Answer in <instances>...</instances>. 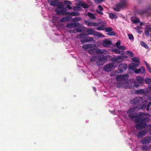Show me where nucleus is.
Masks as SVG:
<instances>
[{
  "label": "nucleus",
  "instance_id": "1",
  "mask_svg": "<svg viewBox=\"0 0 151 151\" xmlns=\"http://www.w3.org/2000/svg\"><path fill=\"white\" fill-rule=\"evenodd\" d=\"M135 108H131L127 111L128 116L130 119H132L135 118L134 121L136 123V127L137 129H143L147 126V123L150 120L148 116L149 114L140 113L138 115L134 111Z\"/></svg>",
  "mask_w": 151,
  "mask_h": 151
},
{
  "label": "nucleus",
  "instance_id": "2",
  "mask_svg": "<svg viewBox=\"0 0 151 151\" xmlns=\"http://www.w3.org/2000/svg\"><path fill=\"white\" fill-rule=\"evenodd\" d=\"M105 59L104 55L100 56H93L90 58V61L93 62V64L99 67L101 65H103V60Z\"/></svg>",
  "mask_w": 151,
  "mask_h": 151
},
{
  "label": "nucleus",
  "instance_id": "3",
  "mask_svg": "<svg viewBox=\"0 0 151 151\" xmlns=\"http://www.w3.org/2000/svg\"><path fill=\"white\" fill-rule=\"evenodd\" d=\"M86 32L88 35H93L95 36L101 37L103 36V35L99 32L96 31L94 30L91 28H89L87 29Z\"/></svg>",
  "mask_w": 151,
  "mask_h": 151
},
{
  "label": "nucleus",
  "instance_id": "4",
  "mask_svg": "<svg viewBox=\"0 0 151 151\" xmlns=\"http://www.w3.org/2000/svg\"><path fill=\"white\" fill-rule=\"evenodd\" d=\"M114 66L113 63H110L105 65L103 68L104 70L107 72H109L112 70Z\"/></svg>",
  "mask_w": 151,
  "mask_h": 151
},
{
  "label": "nucleus",
  "instance_id": "5",
  "mask_svg": "<svg viewBox=\"0 0 151 151\" xmlns=\"http://www.w3.org/2000/svg\"><path fill=\"white\" fill-rule=\"evenodd\" d=\"M80 25L81 24L78 22L70 23L67 24L66 25V27L68 29L73 28L77 27H80Z\"/></svg>",
  "mask_w": 151,
  "mask_h": 151
},
{
  "label": "nucleus",
  "instance_id": "6",
  "mask_svg": "<svg viewBox=\"0 0 151 151\" xmlns=\"http://www.w3.org/2000/svg\"><path fill=\"white\" fill-rule=\"evenodd\" d=\"M151 141V136L145 137L143 138L141 141V143L143 144H148Z\"/></svg>",
  "mask_w": 151,
  "mask_h": 151
},
{
  "label": "nucleus",
  "instance_id": "7",
  "mask_svg": "<svg viewBox=\"0 0 151 151\" xmlns=\"http://www.w3.org/2000/svg\"><path fill=\"white\" fill-rule=\"evenodd\" d=\"M147 131L146 130H142L138 132L137 133L138 138H142L145 136L147 134Z\"/></svg>",
  "mask_w": 151,
  "mask_h": 151
},
{
  "label": "nucleus",
  "instance_id": "8",
  "mask_svg": "<svg viewBox=\"0 0 151 151\" xmlns=\"http://www.w3.org/2000/svg\"><path fill=\"white\" fill-rule=\"evenodd\" d=\"M136 80L137 82L140 84H143L144 81V79L140 76H137L136 77Z\"/></svg>",
  "mask_w": 151,
  "mask_h": 151
},
{
  "label": "nucleus",
  "instance_id": "9",
  "mask_svg": "<svg viewBox=\"0 0 151 151\" xmlns=\"http://www.w3.org/2000/svg\"><path fill=\"white\" fill-rule=\"evenodd\" d=\"M147 93L146 91H145L144 90L142 89L136 90L135 92V94L141 95H146Z\"/></svg>",
  "mask_w": 151,
  "mask_h": 151
},
{
  "label": "nucleus",
  "instance_id": "10",
  "mask_svg": "<svg viewBox=\"0 0 151 151\" xmlns=\"http://www.w3.org/2000/svg\"><path fill=\"white\" fill-rule=\"evenodd\" d=\"M111 44V42L110 41L108 40H105L103 41L102 43V45L104 47H107Z\"/></svg>",
  "mask_w": 151,
  "mask_h": 151
},
{
  "label": "nucleus",
  "instance_id": "11",
  "mask_svg": "<svg viewBox=\"0 0 151 151\" xmlns=\"http://www.w3.org/2000/svg\"><path fill=\"white\" fill-rule=\"evenodd\" d=\"M142 98L141 97H135L133 99V102L134 104L140 103L142 101Z\"/></svg>",
  "mask_w": 151,
  "mask_h": 151
},
{
  "label": "nucleus",
  "instance_id": "12",
  "mask_svg": "<svg viewBox=\"0 0 151 151\" xmlns=\"http://www.w3.org/2000/svg\"><path fill=\"white\" fill-rule=\"evenodd\" d=\"M87 35L86 34H81L80 35V41L82 42H86L85 41L86 40Z\"/></svg>",
  "mask_w": 151,
  "mask_h": 151
},
{
  "label": "nucleus",
  "instance_id": "13",
  "mask_svg": "<svg viewBox=\"0 0 151 151\" xmlns=\"http://www.w3.org/2000/svg\"><path fill=\"white\" fill-rule=\"evenodd\" d=\"M72 18V17H65L62 18L61 19L60 21L61 22H65L69 21Z\"/></svg>",
  "mask_w": 151,
  "mask_h": 151
},
{
  "label": "nucleus",
  "instance_id": "14",
  "mask_svg": "<svg viewBox=\"0 0 151 151\" xmlns=\"http://www.w3.org/2000/svg\"><path fill=\"white\" fill-rule=\"evenodd\" d=\"M106 27V25L105 24H102L100 27H96L95 29L98 30H105Z\"/></svg>",
  "mask_w": 151,
  "mask_h": 151
},
{
  "label": "nucleus",
  "instance_id": "15",
  "mask_svg": "<svg viewBox=\"0 0 151 151\" xmlns=\"http://www.w3.org/2000/svg\"><path fill=\"white\" fill-rule=\"evenodd\" d=\"M151 32V27H146L145 30V34L146 36H148L150 35L149 32Z\"/></svg>",
  "mask_w": 151,
  "mask_h": 151
},
{
  "label": "nucleus",
  "instance_id": "16",
  "mask_svg": "<svg viewBox=\"0 0 151 151\" xmlns=\"http://www.w3.org/2000/svg\"><path fill=\"white\" fill-rule=\"evenodd\" d=\"M65 10H60V9L58 10V9H55V11L57 13L58 15H64Z\"/></svg>",
  "mask_w": 151,
  "mask_h": 151
},
{
  "label": "nucleus",
  "instance_id": "17",
  "mask_svg": "<svg viewBox=\"0 0 151 151\" xmlns=\"http://www.w3.org/2000/svg\"><path fill=\"white\" fill-rule=\"evenodd\" d=\"M94 46L93 44H86L83 45L82 46V48L85 49H86L88 48H91L93 47Z\"/></svg>",
  "mask_w": 151,
  "mask_h": 151
},
{
  "label": "nucleus",
  "instance_id": "18",
  "mask_svg": "<svg viewBox=\"0 0 151 151\" xmlns=\"http://www.w3.org/2000/svg\"><path fill=\"white\" fill-rule=\"evenodd\" d=\"M139 64H136L134 63H132L129 65V68L130 69L134 70L138 66Z\"/></svg>",
  "mask_w": 151,
  "mask_h": 151
},
{
  "label": "nucleus",
  "instance_id": "19",
  "mask_svg": "<svg viewBox=\"0 0 151 151\" xmlns=\"http://www.w3.org/2000/svg\"><path fill=\"white\" fill-rule=\"evenodd\" d=\"M78 28H77L76 29V31L77 32H81L83 30H85L86 29V28L84 26H81V25H80V27H78Z\"/></svg>",
  "mask_w": 151,
  "mask_h": 151
},
{
  "label": "nucleus",
  "instance_id": "20",
  "mask_svg": "<svg viewBox=\"0 0 151 151\" xmlns=\"http://www.w3.org/2000/svg\"><path fill=\"white\" fill-rule=\"evenodd\" d=\"M112 51L114 52L116 54H121L122 55H123L124 53V51H119V49H113L112 50Z\"/></svg>",
  "mask_w": 151,
  "mask_h": 151
},
{
  "label": "nucleus",
  "instance_id": "21",
  "mask_svg": "<svg viewBox=\"0 0 151 151\" xmlns=\"http://www.w3.org/2000/svg\"><path fill=\"white\" fill-rule=\"evenodd\" d=\"M117 6L119 7L120 9L124 7L126 5L125 2L123 1L116 4Z\"/></svg>",
  "mask_w": 151,
  "mask_h": 151
},
{
  "label": "nucleus",
  "instance_id": "22",
  "mask_svg": "<svg viewBox=\"0 0 151 151\" xmlns=\"http://www.w3.org/2000/svg\"><path fill=\"white\" fill-rule=\"evenodd\" d=\"M117 6L119 7L120 9L124 7L126 5L125 2L123 1L116 4Z\"/></svg>",
  "mask_w": 151,
  "mask_h": 151
},
{
  "label": "nucleus",
  "instance_id": "23",
  "mask_svg": "<svg viewBox=\"0 0 151 151\" xmlns=\"http://www.w3.org/2000/svg\"><path fill=\"white\" fill-rule=\"evenodd\" d=\"M58 0L53 1L51 2L50 5H52L54 6H57L58 5V4L59 3Z\"/></svg>",
  "mask_w": 151,
  "mask_h": 151
},
{
  "label": "nucleus",
  "instance_id": "24",
  "mask_svg": "<svg viewBox=\"0 0 151 151\" xmlns=\"http://www.w3.org/2000/svg\"><path fill=\"white\" fill-rule=\"evenodd\" d=\"M79 6H81L83 8L86 9L88 8L89 5L85 3H83L82 2H80L79 3Z\"/></svg>",
  "mask_w": 151,
  "mask_h": 151
},
{
  "label": "nucleus",
  "instance_id": "25",
  "mask_svg": "<svg viewBox=\"0 0 151 151\" xmlns=\"http://www.w3.org/2000/svg\"><path fill=\"white\" fill-rule=\"evenodd\" d=\"M57 8L56 9H58V10L60 9H66V8H64V5L63 3L61 2H59L58 4V5L57 6Z\"/></svg>",
  "mask_w": 151,
  "mask_h": 151
},
{
  "label": "nucleus",
  "instance_id": "26",
  "mask_svg": "<svg viewBox=\"0 0 151 151\" xmlns=\"http://www.w3.org/2000/svg\"><path fill=\"white\" fill-rule=\"evenodd\" d=\"M132 60L134 62L138 63V64H139V59L137 57H134L132 58Z\"/></svg>",
  "mask_w": 151,
  "mask_h": 151
},
{
  "label": "nucleus",
  "instance_id": "27",
  "mask_svg": "<svg viewBox=\"0 0 151 151\" xmlns=\"http://www.w3.org/2000/svg\"><path fill=\"white\" fill-rule=\"evenodd\" d=\"M95 48L91 49L88 51V53L91 55H95L96 54Z\"/></svg>",
  "mask_w": 151,
  "mask_h": 151
},
{
  "label": "nucleus",
  "instance_id": "28",
  "mask_svg": "<svg viewBox=\"0 0 151 151\" xmlns=\"http://www.w3.org/2000/svg\"><path fill=\"white\" fill-rule=\"evenodd\" d=\"M109 16L110 18L111 19H116L117 18V16L112 13H110Z\"/></svg>",
  "mask_w": 151,
  "mask_h": 151
},
{
  "label": "nucleus",
  "instance_id": "29",
  "mask_svg": "<svg viewBox=\"0 0 151 151\" xmlns=\"http://www.w3.org/2000/svg\"><path fill=\"white\" fill-rule=\"evenodd\" d=\"M124 82H119L116 85V87L118 88H121L122 87L123 85H124Z\"/></svg>",
  "mask_w": 151,
  "mask_h": 151
},
{
  "label": "nucleus",
  "instance_id": "30",
  "mask_svg": "<svg viewBox=\"0 0 151 151\" xmlns=\"http://www.w3.org/2000/svg\"><path fill=\"white\" fill-rule=\"evenodd\" d=\"M95 53L96 54H99L100 53H103L104 51L102 50H101L99 49L96 48H95Z\"/></svg>",
  "mask_w": 151,
  "mask_h": 151
},
{
  "label": "nucleus",
  "instance_id": "31",
  "mask_svg": "<svg viewBox=\"0 0 151 151\" xmlns=\"http://www.w3.org/2000/svg\"><path fill=\"white\" fill-rule=\"evenodd\" d=\"M81 20V17H76L73 18L72 21L73 22H77Z\"/></svg>",
  "mask_w": 151,
  "mask_h": 151
},
{
  "label": "nucleus",
  "instance_id": "32",
  "mask_svg": "<svg viewBox=\"0 0 151 151\" xmlns=\"http://www.w3.org/2000/svg\"><path fill=\"white\" fill-rule=\"evenodd\" d=\"M144 81L146 84H150L151 83V79L150 78H147L144 80Z\"/></svg>",
  "mask_w": 151,
  "mask_h": 151
},
{
  "label": "nucleus",
  "instance_id": "33",
  "mask_svg": "<svg viewBox=\"0 0 151 151\" xmlns=\"http://www.w3.org/2000/svg\"><path fill=\"white\" fill-rule=\"evenodd\" d=\"M140 44L142 47L146 49H148L149 48L148 46L143 41L140 42Z\"/></svg>",
  "mask_w": 151,
  "mask_h": 151
},
{
  "label": "nucleus",
  "instance_id": "34",
  "mask_svg": "<svg viewBox=\"0 0 151 151\" xmlns=\"http://www.w3.org/2000/svg\"><path fill=\"white\" fill-rule=\"evenodd\" d=\"M87 15L89 17L92 19H94L96 18L95 16L90 12H88V13Z\"/></svg>",
  "mask_w": 151,
  "mask_h": 151
},
{
  "label": "nucleus",
  "instance_id": "35",
  "mask_svg": "<svg viewBox=\"0 0 151 151\" xmlns=\"http://www.w3.org/2000/svg\"><path fill=\"white\" fill-rule=\"evenodd\" d=\"M123 76H122L121 75H117L116 77V79L118 81H121L122 80V78Z\"/></svg>",
  "mask_w": 151,
  "mask_h": 151
},
{
  "label": "nucleus",
  "instance_id": "36",
  "mask_svg": "<svg viewBox=\"0 0 151 151\" xmlns=\"http://www.w3.org/2000/svg\"><path fill=\"white\" fill-rule=\"evenodd\" d=\"M80 15V14L78 12H71V16H78Z\"/></svg>",
  "mask_w": 151,
  "mask_h": 151
},
{
  "label": "nucleus",
  "instance_id": "37",
  "mask_svg": "<svg viewBox=\"0 0 151 151\" xmlns=\"http://www.w3.org/2000/svg\"><path fill=\"white\" fill-rule=\"evenodd\" d=\"M121 76H123V77L122 78L123 81H124L126 80L127 79V78H128L129 77V76L127 74Z\"/></svg>",
  "mask_w": 151,
  "mask_h": 151
},
{
  "label": "nucleus",
  "instance_id": "38",
  "mask_svg": "<svg viewBox=\"0 0 151 151\" xmlns=\"http://www.w3.org/2000/svg\"><path fill=\"white\" fill-rule=\"evenodd\" d=\"M116 33L112 31L107 33V35H108L110 36H114L116 35Z\"/></svg>",
  "mask_w": 151,
  "mask_h": 151
},
{
  "label": "nucleus",
  "instance_id": "39",
  "mask_svg": "<svg viewBox=\"0 0 151 151\" xmlns=\"http://www.w3.org/2000/svg\"><path fill=\"white\" fill-rule=\"evenodd\" d=\"M127 53L128 55L130 57H132L134 56V53L131 51H127Z\"/></svg>",
  "mask_w": 151,
  "mask_h": 151
},
{
  "label": "nucleus",
  "instance_id": "40",
  "mask_svg": "<svg viewBox=\"0 0 151 151\" xmlns=\"http://www.w3.org/2000/svg\"><path fill=\"white\" fill-rule=\"evenodd\" d=\"M132 21L134 24L139 23V18H137L134 20H132Z\"/></svg>",
  "mask_w": 151,
  "mask_h": 151
},
{
  "label": "nucleus",
  "instance_id": "41",
  "mask_svg": "<svg viewBox=\"0 0 151 151\" xmlns=\"http://www.w3.org/2000/svg\"><path fill=\"white\" fill-rule=\"evenodd\" d=\"M105 30L106 32H109L112 30V28L110 27L107 28L105 27Z\"/></svg>",
  "mask_w": 151,
  "mask_h": 151
},
{
  "label": "nucleus",
  "instance_id": "42",
  "mask_svg": "<svg viewBox=\"0 0 151 151\" xmlns=\"http://www.w3.org/2000/svg\"><path fill=\"white\" fill-rule=\"evenodd\" d=\"M93 40V37H87L86 40L85 41L86 42L88 41H92Z\"/></svg>",
  "mask_w": 151,
  "mask_h": 151
},
{
  "label": "nucleus",
  "instance_id": "43",
  "mask_svg": "<svg viewBox=\"0 0 151 151\" xmlns=\"http://www.w3.org/2000/svg\"><path fill=\"white\" fill-rule=\"evenodd\" d=\"M117 48L119 49H121L123 50H124L125 49V47L124 46H123L122 45H119L118 46H117Z\"/></svg>",
  "mask_w": 151,
  "mask_h": 151
},
{
  "label": "nucleus",
  "instance_id": "44",
  "mask_svg": "<svg viewBox=\"0 0 151 151\" xmlns=\"http://www.w3.org/2000/svg\"><path fill=\"white\" fill-rule=\"evenodd\" d=\"M140 71L141 73H145L146 72V70L145 68L144 67H142L140 69Z\"/></svg>",
  "mask_w": 151,
  "mask_h": 151
},
{
  "label": "nucleus",
  "instance_id": "45",
  "mask_svg": "<svg viewBox=\"0 0 151 151\" xmlns=\"http://www.w3.org/2000/svg\"><path fill=\"white\" fill-rule=\"evenodd\" d=\"M116 7L114 8V9L116 11L119 12L120 11V8L118 7V6H117V5H115Z\"/></svg>",
  "mask_w": 151,
  "mask_h": 151
},
{
  "label": "nucleus",
  "instance_id": "46",
  "mask_svg": "<svg viewBox=\"0 0 151 151\" xmlns=\"http://www.w3.org/2000/svg\"><path fill=\"white\" fill-rule=\"evenodd\" d=\"M128 36L129 37V40H133L134 37L133 35L132 34H128Z\"/></svg>",
  "mask_w": 151,
  "mask_h": 151
},
{
  "label": "nucleus",
  "instance_id": "47",
  "mask_svg": "<svg viewBox=\"0 0 151 151\" xmlns=\"http://www.w3.org/2000/svg\"><path fill=\"white\" fill-rule=\"evenodd\" d=\"M118 58L115 57L112 58L111 59V61L114 62H118Z\"/></svg>",
  "mask_w": 151,
  "mask_h": 151
},
{
  "label": "nucleus",
  "instance_id": "48",
  "mask_svg": "<svg viewBox=\"0 0 151 151\" xmlns=\"http://www.w3.org/2000/svg\"><path fill=\"white\" fill-rule=\"evenodd\" d=\"M134 72L136 74H138L139 73H141L140 69H136L134 70Z\"/></svg>",
  "mask_w": 151,
  "mask_h": 151
},
{
  "label": "nucleus",
  "instance_id": "49",
  "mask_svg": "<svg viewBox=\"0 0 151 151\" xmlns=\"http://www.w3.org/2000/svg\"><path fill=\"white\" fill-rule=\"evenodd\" d=\"M96 13H97L100 14L102 15L103 14V13L102 12V11H100L99 10H97V9L96 10Z\"/></svg>",
  "mask_w": 151,
  "mask_h": 151
},
{
  "label": "nucleus",
  "instance_id": "50",
  "mask_svg": "<svg viewBox=\"0 0 151 151\" xmlns=\"http://www.w3.org/2000/svg\"><path fill=\"white\" fill-rule=\"evenodd\" d=\"M93 26L96 27L99 25V23L97 22H93Z\"/></svg>",
  "mask_w": 151,
  "mask_h": 151
},
{
  "label": "nucleus",
  "instance_id": "51",
  "mask_svg": "<svg viewBox=\"0 0 151 151\" xmlns=\"http://www.w3.org/2000/svg\"><path fill=\"white\" fill-rule=\"evenodd\" d=\"M68 15H71V12H67L65 10L64 15L66 16Z\"/></svg>",
  "mask_w": 151,
  "mask_h": 151
},
{
  "label": "nucleus",
  "instance_id": "52",
  "mask_svg": "<svg viewBox=\"0 0 151 151\" xmlns=\"http://www.w3.org/2000/svg\"><path fill=\"white\" fill-rule=\"evenodd\" d=\"M93 22H88L87 24V25L89 27H91L93 26Z\"/></svg>",
  "mask_w": 151,
  "mask_h": 151
},
{
  "label": "nucleus",
  "instance_id": "53",
  "mask_svg": "<svg viewBox=\"0 0 151 151\" xmlns=\"http://www.w3.org/2000/svg\"><path fill=\"white\" fill-rule=\"evenodd\" d=\"M115 44L117 46H119L121 44V42L120 41H118Z\"/></svg>",
  "mask_w": 151,
  "mask_h": 151
},
{
  "label": "nucleus",
  "instance_id": "54",
  "mask_svg": "<svg viewBox=\"0 0 151 151\" xmlns=\"http://www.w3.org/2000/svg\"><path fill=\"white\" fill-rule=\"evenodd\" d=\"M64 2L65 4H70V1H68V0H65L64 1Z\"/></svg>",
  "mask_w": 151,
  "mask_h": 151
},
{
  "label": "nucleus",
  "instance_id": "55",
  "mask_svg": "<svg viewBox=\"0 0 151 151\" xmlns=\"http://www.w3.org/2000/svg\"><path fill=\"white\" fill-rule=\"evenodd\" d=\"M98 8L101 11H102L103 10V8L101 5L98 6Z\"/></svg>",
  "mask_w": 151,
  "mask_h": 151
},
{
  "label": "nucleus",
  "instance_id": "56",
  "mask_svg": "<svg viewBox=\"0 0 151 151\" xmlns=\"http://www.w3.org/2000/svg\"><path fill=\"white\" fill-rule=\"evenodd\" d=\"M95 1L96 2L100 3L103 1V0H95Z\"/></svg>",
  "mask_w": 151,
  "mask_h": 151
},
{
  "label": "nucleus",
  "instance_id": "57",
  "mask_svg": "<svg viewBox=\"0 0 151 151\" xmlns=\"http://www.w3.org/2000/svg\"><path fill=\"white\" fill-rule=\"evenodd\" d=\"M66 7L69 10H70L72 9V7L69 5H67L66 6Z\"/></svg>",
  "mask_w": 151,
  "mask_h": 151
},
{
  "label": "nucleus",
  "instance_id": "58",
  "mask_svg": "<svg viewBox=\"0 0 151 151\" xmlns=\"http://www.w3.org/2000/svg\"><path fill=\"white\" fill-rule=\"evenodd\" d=\"M76 29H74L72 30H71L69 32H70V33H76Z\"/></svg>",
  "mask_w": 151,
  "mask_h": 151
},
{
  "label": "nucleus",
  "instance_id": "59",
  "mask_svg": "<svg viewBox=\"0 0 151 151\" xmlns=\"http://www.w3.org/2000/svg\"><path fill=\"white\" fill-rule=\"evenodd\" d=\"M148 99L150 101H151V94L148 96Z\"/></svg>",
  "mask_w": 151,
  "mask_h": 151
},
{
  "label": "nucleus",
  "instance_id": "60",
  "mask_svg": "<svg viewBox=\"0 0 151 151\" xmlns=\"http://www.w3.org/2000/svg\"><path fill=\"white\" fill-rule=\"evenodd\" d=\"M148 88L150 90H151V84L148 85Z\"/></svg>",
  "mask_w": 151,
  "mask_h": 151
},
{
  "label": "nucleus",
  "instance_id": "61",
  "mask_svg": "<svg viewBox=\"0 0 151 151\" xmlns=\"http://www.w3.org/2000/svg\"><path fill=\"white\" fill-rule=\"evenodd\" d=\"M122 56L120 55H119L117 56V58H118V59H121Z\"/></svg>",
  "mask_w": 151,
  "mask_h": 151
},
{
  "label": "nucleus",
  "instance_id": "62",
  "mask_svg": "<svg viewBox=\"0 0 151 151\" xmlns=\"http://www.w3.org/2000/svg\"><path fill=\"white\" fill-rule=\"evenodd\" d=\"M145 63H146V66H147V69H149V68H150L149 66L148 65L147 63L145 62Z\"/></svg>",
  "mask_w": 151,
  "mask_h": 151
},
{
  "label": "nucleus",
  "instance_id": "63",
  "mask_svg": "<svg viewBox=\"0 0 151 151\" xmlns=\"http://www.w3.org/2000/svg\"><path fill=\"white\" fill-rule=\"evenodd\" d=\"M151 105V102H149V104H147V106L148 107H149Z\"/></svg>",
  "mask_w": 151,
  "mask_h": 151
},
{
  "label": "nucleus",
  "instance_id": "64",
  "mask_svg": "<svg viewBox=\"0 0 151 151\" xmlns=\"http://www.w3.org/2000/svg\"><path fill=\"white\" fill-rule=\"evenodd\" d=\"M149 71L151 73V68H149L148 69Z\"/></svg>",
  "mask_w": 151,
  "mask_h": 151
}]
</instances>
